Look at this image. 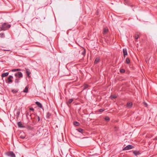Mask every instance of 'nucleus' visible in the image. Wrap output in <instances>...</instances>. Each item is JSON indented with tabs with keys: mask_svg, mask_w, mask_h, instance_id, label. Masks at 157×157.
I'll return each mask as SVG.
<instances>
[{
	"mask_svg": "<svg viewBox=\"0 0 157 157\" xmlns=\"http://www.w3.org/2000/svg\"><path fill=\"white\" fill-rule=\"evenodd\" d=\"M2 26L3 31L7 30L11 27L10 25L7 24L6 22L2 23Z\"/></svg>",
	"mask_w": 157,
	"mask_h": 157,
	"instance_id": "1",
	"label": "nucleus"
},
{
	"mask_svg": "<svg viewBox=\"0 0 157 157\" xmlns=\"http://www.w3.org/2000/svg\"><path fill=\"white\" fill-rule=\"evenodd\" d=\"M6 155L10 157H16L15 154L13 151H10L6 153Z\"/></svg>",
	"mask_w": 157,
	"mask_h": 157,
	"instance_id": "2",
	"label": "nucleus"
},
{
	"mask_svg": "<svg viewBox=\"0 0 157 157\" xmlns=\"http://www.w3.org/2000/svg\"><path fill=\"white\" fill-rule=\"evenodd\" d=\"M134 146L131 145H129L124 147L123 150H128L133 148Z\"/></svg>",
	"mask_w": 157,
	"mask_h": 157,
	"instance_id": "3",
	"label": "nucleus"
},
{
	"mask_svg": "<svg viewBox=\"0 0 157 157\" xmlns=\"http://www.w3.org/2000/svg\"><path fill=\"white\" fill-rule=\"evenodd\" d=\"M15 76L19 78H21L22 77L23 75L21 72H18L15 73Z\"/></svg>",
	"mask_w": 157,
	"mask_h": 157,
	"instance_id": "4",
	"label": "nucleus"
},
{
	"mask_svg": "<svg viewBox=\"0 0 157 157\" xmlns=\"http://www.w3.org/2000/svg\"><path fill=\"white\" fill-rule=\"evenodd\" d=\"M13 78V77L11 75H10L7 78V83H12L13 82L12 79Z\"/></svg>",
	"mask_w": 157,
	"mask_h": 157,
	"instance_id": "5",
	"label": "nucleus"
},
{
	"mask_svg": "<svg viewBox=\"0 0 157 157\" xmlns=\"http://www.w3.org/2000/svg\"><path fill=\"white\" fill-rule=\"evenodd\" d=\"M19 136L21 138L23 139L25 138V135L24 132H21L19 134Z\"/></svg>",
	"mask_w": 157,
	"mask_h": 157,
	"instance_id": "6",
	"label": "nucleus"
},
{
	"mask_svg": "<svg viewBox=\"0 0 157 157\" xmlns=\"http://www.w3.org/2000/svg\"><path fill=\"white\" fill-rule=\"evenodd\" d=\"M108 31L109 30L108 28H104L103 29V34L104 35H105L108 32Z\"/></svg>",
	"mask_w": 157,
	"mask_h": 157,
	"instance_id": "7",
	"label": "nucleus"
},
{
	"mask_svg": "<svg viewBox=\"0 0 157 157\" xmlns=\"http://www.w3.org/2000/svg\"><path fill=\"white\" fill-rule=\"evenodd\" d=\"M35 103L39 107L43 109L42 104L40 102L36 101L35 102Z\"/></svg>",
	"mask_w": 157,
	"mask_h": 157,
	"instance_id": "8",
	"label": "nucleus"
},
{
	"mask_svg": "<svg viewBox=\"0 0 157 157\" xmlns=\"http://www.w3.org/2000/svg\"><path fill=\"white\" fill-rule=\"evenodd\" d=\"M124 56L125 57L127 55V49L126 48L123 49V50Z\"/></svg>",
	"mask_w": 157,
	"mask_h": 157,
	"instance_id": "9",
	"label": "nucleus"
},
{
	"mask_svg": "<svg viewBox=\"0 0 157 157\" xmlns=\"http://www.w3.org/2000/svg\"><path fill=\"white\" fill-rule=\"evenodd\" d=\"M132 102H128L127 103V107L128 108H131L132 107Z\"/></svg>",
	"mask_w": 157,
	"mask_h": 157,
	"instance_id": "10",
	"label": "nucleus"
},
{
	"mask_svg": "<svg viewBox=\"0 0 157 157\" xmlns=\"http://www.w3.org/2000/svg\"><path fill=\"white\" fill-rule=\"evenodd\" d=\"M26 73H27V75L29 77H30V76L29 75L31 74V72H30L29 70L28 69H26Z\"/></svg>",
	"mask_w": 157,
	"mask_h": 157,
	"instance_id": "11",
	"label": "nucleus"
},
{
	"mask_svg": "<svg viewBox=\"0 0 157 157\" xmlns=\"http://www.w3.org/2000/svg\"><path fill=\"white\" fill-rule=\"evenodd\" d=\"M9 72H6V73H2L1 75L2 77L3 78L4 77H6L9 75Z\"/></svg>",
	"mask_w": 157,
	"mask_h": 157,
	"instance_id": "12",
	"label": "nucleus"
},
{
	"mask_svg": "<svg viewBox=\"0 0 157 157\" xmlns=\"http://www.w3.org/2000/svg\"><path fill=\"white\" fill-rule=\"evenodd\" d=\"M73 101V99H68V101L66 103L67 105H68L69 104H70Z\"/></svg>",
	"mask_w": 157,
	"mask_h": 157,
	"instance_id": "13",
	"label": "nucleus"
},
{
	"mask_svg": "<svg viewBox=\"0 0 157 157\" xmlns=\"http://www.w3.org/2000/svg\"><path fill=\"white\" fill-rule=\"evenodd\" d=\"M17 125L18 127L20 128H23L24 126L22 125V124L21 122H19L17 123Z\"/></svg>",
	"mask_w": 157,
	"mask_h": 157,
	"instance_id": "14",
	"label": "nucleus"
},
{
	"mask_svg": "<svg viewBox=\"0 0 157 157\" xmlns=\"http://www.w3.org/2000/svg\"><path fill=\"white\" fill-rule=\"evenodd\" d=\"M99 60H100V59L99 58H96L95 59L94 62V64H96L98 63L99 62Z\"/></svg>",
	"mask_w": 157,
	"mask_h": 157,
	"instance_id": "15",
	"label": "nucleus"
},
{
	"mask_svg": "<svg viewBox=\"0 0 157 157\" xmlns=\"http://www.w3.org/2000/svg\"><path fill=\"white\" fill-rule=\"evenodd\" d=\"M133 153L135 155H139L140 153L139 151H133Z\"/></svg>",
	"mask_w": 157,
	"mask_h": 157,
	"instance_id": "16",
	"label": "nucleus"
},
{
	"mask_svg": "<svg viewBox=\"0 0 157 157\" xmlns=\"http://www.w3.org/2000/svg\"><path fill=\"white\" fill-rule=\"evenodd\" d=\"M18 91V90L17 89H14L12 90L11 91L13 93H16Z\"/></svg>",
	"mask_w": 157,
	"mask_h": 157,
	"instance_id": "17",
	"label": "nucleus"
},
{
	"mask_svg": "<svg viewBox=\"0 0 157 157\" xmlns=\"http://www.w3.org/2000/svg\"><path fill=\"white\" fill-rule=\"evenodd\" d=\"M89 87V85L87 84H84L83 86V90H85L87 88H88V87Z\"/></svg>",
	"mask_w": 157,
	"mask_h": 157,
	"instance_id": "18",
	"label": "nucleus"
},
{
	"mask_svg": "<svg viewBox=\"0 0 157 157\" xmlns=\"http://www.w3.org/2000/svg\"><path fill=\"white\" fill-rule=\"evenodd\" d=\"M28 87L26 86L23 90V92L25 93L28 92Z\"/></svg>",
	"mask_w": 157,
	"mask_h": 157,
	"instance_id": "19",
	"label": "nucleus"
},
{
	"mask_svg": "<svg viewBox=\"0 0 157 157\" xmlns=\"http://www.w3.org/2000/svg\"><path fill=\"white\" fill-rule=\"evenodd\" d=\"M77 130L79 132H81L82 133H83L84 130L81 128H78L77 129Z\"/></svg>",
	"mask_w": 157,
	"mask_h": 157,
	"instance_id": "20",
	"label": "nucleus"
},
{
	"mask_svg": "<svg viewBox=\"0 0 157 157\" xmlns=\"http://www.w3.org/2000/svg\"><path fill=\"white\" fill-rule=\"evenodd\" d=\"M21 70L19 68H17V69H13L12 70V72H15L17 71H21Z\"/></svg>",
	"mask_w": 157,
	"mask_h": 157,
	"instance_id": "21",
	"label": "nucleus"
},
{
	"mask_svg": "<svg viewBox=\"0 0 157 157\" xmlns=\"http://www.w3.org/2000/svg\"><path fill=\"white\" fill-rule=\"evenodd\" d=\"M126 63L127 64H129L130 63V60L128 58H127L126 60Z\"/></svg>",
	"mask_w": 157,
	"mask_h": 157,
	"instance_id": "22",
	"label": "nucleus"
},
{
	"mask_svg": "<svg viewBox=\"0 0 157 157\" xmlns=\"http://www.w3.org/2000/svg\"><path fill=\"white\" fill-rule=\"evenodd\" d=\"M51 114L49 113H47L46 115V117L47 118H49V117L51 116Z\"/></svg>",
	"mask_w": 157,
	"mask_h": 157,
	"instance_id": "23",
	"label": "nucleus"
},
{
	"mask_svg": "<svg viewBox=\"0 0 157 157\" xmlns=\"http://www.w3.org/2000/svg\"><path fill=\"white\" fill-rule=\"evenodd\" d=\"M19 82V79L18 78H16L15 80V82L16 83H18Z\"/></svg>",
	"mask_w": 157,
	"mask_h": 157,
	"instance_id": "24",
	"label": "nucleus"
},
{
	"mask_svg": "<svg viewBox=\"0 0 157 157\" xmlns=\"http://www.w3.org/2000/svg\"><path fill=\"white\" fill-rule=\"evenodd\" d=\"M74 124L75 126H78L79 125V123L77 121H75L74 122Z\"/></svg>",
	"mask_w": 157,
	"mask_h": 157,
	"instance_id": "25",
	"label": "nucleus"
},
{
	"mask_svg": "<svg viewBox=\"0 0 157 157\" xmlns=\"http://www.w3.org/2000/svg\"><path fill=\"white\" fill-rule=\"evenodd\" d=\"M105 119L106 121H108L110 119L109 117H106L105 118Z\"/></svg>",
	"mask_w": 157,
	"mask_h": 157,
	"instance_id": "26",
	"label": "nucleus"
},
{
	"mask_svg": "<svg viewBox=\"0 0 157 157\" xmlns=\"http://www.w3.org/2000/svg\"><path fill=\"white\" fill-rule=\"evenodd\" d=\"M117 98V96L115 95H112L110 96V98L113 99V98Z\"/></svg>",
	"mask_w": 157,
	"mask_h": 157,
	"instance_id": "27",
	"label": "nucleus"
},
{
	"mask_svg": "<svg viewBox=\"0 0 157 157\" xmlns=\"http://www.w3.org/2000/svg\"><path fill=\"white\" fill-rule=\"evenodd\" d=\"M125 72V70L124 69H121L120 70V72L121 73H124Z\"/></svg>",
	"mask_w": 157,
	"mask_h": 157,
	"instance_id": "28",
	"label": "nucleus"
},
{
	"mask_svg": "<svg viewBox=\"0 0 157 157\" xmlns=\"http://www.w3.org/2000/svg\"><path fill=\"white\" fill-rule=\"evenodd\" d=\"M0 35L1 36V37H4V33H0Z\"/></svg>",
	"mask_w": 157,
	"mask_h": 157,
	"instance_id": "29",
	"label": "nucleus"
},
{
	"mask_svg": "<svg viewBox=\"0 0 157 157\" xmlns=\"http://www.w3.org/2000/svg\"><path fill=\"white\" fill-rule=\"evenodd\" d=\"M104 110L103 109H100L99 110V111L100 112H102L103 111H104Z\"/></svg>",
	"mask_w": 157,
	"mask_h": 157,
	"instance_id": "30",
	"label": "nucleus"
},
{
	"mask_svg": "<svg viewBox=\"0 0 157 157\" xmlns=\"http://www.w3.org/2000/svg\"><path fill=\"white\" fill-rule=\"evenodd\" d=\"M138 38V36H136L135 37V39L136 40H137Z\"/></svg>",
	"mask_w": 157,
	"mask_h": 157,
	"instance_id": "31",
	"label": "nucleus"
},
{
	"mask_svg": "<svg viewBox=\"0 0 157 157\" xmlns=\"http://www.w3.org/2000/svg\"><path fill=\"white\" fill-rule=\"evenodd\" d=\"M19 114H20V112H18L17 113V117H18V116H19Z\"/></svg>",
	"mask_w": 157,
	"mask_h": 157,
	"instance_id": "32",
	"label": "nucleus"
},
{
	"mask_svg": "<svg viewBox=\"0 0 157 157\" xmlns=\"http://www.w3.org/2000/svg\"><path fill=\"white\" fill-rule=\"evenodd\" d=\"M2 26L1 27H0V31L3 30V29H2Z\"/></svg>",
	"mask_w": 157,
	"mask_h": 157,
	"instance_id": "33",
	"label": "nucleus"
},
{
	"mask_svg": "<svg viewBox=\"0 0 157 157\" xmlns=\"http://www.w3.org/2000/svg\"><path fill=\"white\" fill-rule=\"evenodd\" d=\"M37 119L38 121H39L40 120V117L39 116H37Z\"/></svg>",
	"mask_w": 157,
	"mask_h": 157,
	"instance_id": "34",
	"label": "nucleus"
},
{
	"mask_svg": "<svg viewBox=\"0 0 157 157\" xmlns=\"http://www.w3.org/2000/svg\"><path fill=\"white\" fill-rule=\"evenodd\" d=\"M30 110H32V111H33L34 110V109L33 108H30Z\"/></svg>",
	"mask_w": 157,
	"mask_h": 157,
	"instance_id": "35",
	"label": "nucleus"
},
{
	"mask_svg": "<svg viewBox=\"0 0 157 157\" xmlns=\"http://www.w3.org/2000/svg\"><path fill=\"white\" fill-rule=\"evenodd\" d=\"M154 140H157V136L155 137L154 139H153Z\"/></svg>",
	"mask_w": 157,
	"mask_h": 157,
	"instance_id": "36",
	"label": "nucleus"
},
{
	"mask_svg": "<svg viewBox=\"0 0 157 157\" xmlns=\"http://www.w3.org/2000/svg\"><path fill=\"white\" fill-rule=\"evenodd\" d=\"M144 104L146 105V106H147V103L145 102H144Z\"/></svg>",
	"mask_w": 157,
	"mask_h": 157,
	"instance_id": "37",
	"label": "nucleus"
},
{
	"mask_svg": "<svg viewBox=\"0 0 157 157\" xmlns=\"http://www.w3.org/2000/svg\"><path fill=\"white\" fill-rule=\"evenodd\" d=\"M125 3H128V1H124Z\"/></svg>",
	"mask_w": 157,
	"mask_h": 157,
	"instance_id": "38",
	"label": "nucleus"
},
{
	"mask_svg": "<svg viewBox=\"0 0 157 157\" xmlns=\"http://www.w3.org/2000/svg\"><path fill=\"white\" fill-rule=\"evenodd\" d=\"M4 50V51H10V50Z\"/></svg>",
	"mask_w": 157,
	"mask_h": 157,
	"instance_id": "39",
	"label": "nucleus"
},
{
	"mask_svg": "<svg viewBox=\"0 0 157 157\" xmlns=\"http://www.w3.org/2000/svg\"><path fill=\"white\" fill-rule=\"evenodd\" d=\"M85 51L82 53V54H85Z\"/></svg>",
	"mask_w": 157,
	"mask_h": 157,
	"instance_id": "40",
	"label": "nucleus"
},
{
	"mask_svg": "<svg viewBox=\"0 0 157 157\" xmlns=\"http://www.w3.org/2000/svg\"><path fill=\"white\" fill-rule=\"evenodd\" d=\"M29 115V113H27L26 114V115Z\"/></svg>",
	"mask_w": 157,
	"mask_h": 157,
	"instance_id": "41",
	"label": "nucleus"
}]
</instances>
